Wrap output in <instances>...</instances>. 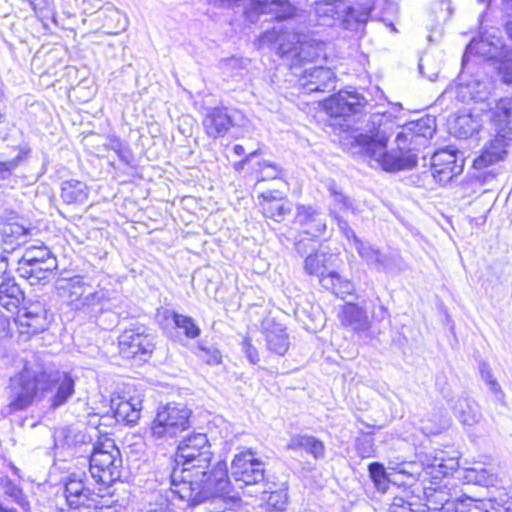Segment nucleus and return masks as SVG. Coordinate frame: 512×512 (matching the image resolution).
Wrapping results in <instances>:
<instances>
[{
	"label": "nucleus",
	"mask_w": 512,
	"mask_h": 512,
	"mask_svg": "<svg viewBox=\"0 0 512 512\" xmlns=\"http://www.w3.org/2000/svg\"><path fill=\"white\" fill-rule=\"evenodd\" d=\"M57 262L49 260L39 263L37 261H18L17 271L20 277L26 279L30 285H37L47 281L51 273L57 269Z\"/></svg>",
	"instance_id": "nucleus-24"
},
{
	"label": "nucleus",
	"mask_w": 512,
	"mask_h": 512,
	"mask_svg": "<svg viewBox=\"0 0 512 512\" xmlns=\"http://www.w3.org/2000/svg\"><path fill=\"white\" fill-rule=\"evenodd\" d=\"M319 282L324 289L340 298H345L347 295L352 294L354 290L353 283L348 279L342 278L337 272L322 275L319 278Z\"/></svg>",
	"instance_id": "nucleus-36"
},
{
	"label": "nucleus",
	"mask_w": 512,
	"mask_h": 512,
	"mask_svg": "<svg viewBox=\"0 0 512 512\" xmlns=\"http://www.w3.org/2000/svg\"><path fill=\"white\" fill-rule=\"evenodd\" d=\"M294 223L312 238L320 237L326 231V221L322 213L311 205H297Z\"/></svg>",
	"instance_id": "nucleus-20"
},
{
	"label": "nucleus",
	"mask_w": 512,
	"mask_h": 512,
	"mask_svg": "<svg viewBox=\"0 0 512 512\" xmlns=\"http://www.w3.org/2000/svg\"><path fill=\"white\" fill-rule=\"evenodd\" d=\"M227 488V465L224 461H218L210 474L205 476L196 477L194 472L178 467L170 474V491L173 497L187 502L190 507L214 495L226 493Z\"/></svg>",
	"instance_id": "nucleus-2"
},
{
	"label": "nucleus",
	"mask_w": 512,
	"mask_h": 512,
	"mask_svg": "<svg viewBox=\"0 0 512 512\" xmlns=\"http://www.w3.org/2000/svg\"><path fill=\"white\" fill-rule=\"evenodd\" d=\"M259 205L265 217L276 222H282L291 207L283 192L279 190H268L259 194Z\"/></svg>",
	"instance_id": "nucleus-19"
},
{
	"label": "nucleus",
	"mask_w": 512,
	"mask_h": 512,
	"mask_svg": "<svg viewBox=\"0 0 512 512\" xmlns=\"http://www.w3.org/2000/svg\"><path fill=\"white\" fill-rule=\"evenodd\" d=\"M40 394L48 397L49 408L63 407L75 394V378L65 371L41 369Z\"/></svg>",
	"instance_id": "nucleus-7"
},
{
	"label": "nucleus",
	"mask_w": 512,
	"mask_h": 512,
	"mask_svg": "<svg viewBox=\"0 0 512 512\" xmlns=\"http://www.w3.org/2000/svg\"><path fill=\"white\" fill-rule=\"evenodd\" d=\"M479 371L482 380L488 384L492 381H494L496 378L493 376L492 369L490 368V365L487 362H480L479 363Z\"/></svg>",
	"instance_id": "nucleus-59"
},
{
	"label": "nucleus",
	"mask_w": 512,
	"mask_h": 512,
	"mask_svg": "<svg viewBox=\"0 0 512 512\" xmlns=\"http://www.w3.org/2000/svg\"><path fill=\"white\" fill-rule=\"evenodd\" d=\"M342 234L353 245L354 248L356 247V240H361L359 237H357L355 231L351 227L343 231Z\"/></svg>",
	"instance_id": "nucleus-62"
},
{
	"label": "nucleus",
	"mask_w": 512,
	"mask_h": 512,
	"mask_svg": "<svg viewBox=\"0 0 512 512\" xmlns=\"http://www.w3.org/2000/svg\"><path fill=\"white\" fill-rule=\"evenodd\" d=\"M41 369L25 366L18 374L10 378L9 404L10 412L21 411L31 406L40 393Z\"/></svg>",
	"instance_id": "nucleus-6"
},
{
	"label": "nucleus",
	"mask_w": 512,
	"mask_h": 512,
	"mask_svg": "<svg viewBox=\"0 0 512 512\" xmlns=\"http://www.w3.org/2000/svg\"><path fill=\"white\" fill-rule=\"evenodd\" d=\"M498 74L503 83L512 85V50L507 51L499 61Z\"/></svg>",
	"instance_id": "nucleus-54"
},
{
	"label": "nucleus",
	"mask_w": 512,
	"mask_h": 512,
	"mask_svg": "<svg viewBox=\"0 0 512 512\" xmlns=\"http://www.w3.org/2000/svg\"><path fill=\"white\" fill-rule=\"evenodd\" d=\"M360 258L379 271L393 272L402 269V259L394 253L385 254L368 242L356 240L355 247Z\"/></svg>",
	"instance_id": "nucleus-16"
},
{
	"label": "nucleus",
	"mask_w": 512,
	"mask_h": 512,
	"mask_svg": "<svg viewBox=\"0 0 512 512\" xmlns=\"http://www.w3.org/2000/svg\"><path fill=\"white\" fill-rule=\"evenodd\" d=\"M196 354L209 365H218L222 361V354L216 347L207 346L203 343L198 344Z\"/></svg>",
	"instance_id": "nucleus-52"
},
{
	"label": "nucleus",
	"mask_w": 512,
	"mask_h": 512,
	"mask_svg": "<svg viewBox=\"0 0 512 512\" xmlns=\"http://www.w3.org/2000/svg\"><path fill=\"white\" fill-rule=\"evenodd\" d=\"M257 154V151L251 152L248 154L243 160L236 162L234 164V169L240 171L244 168V166Z\"/></svg>",
	"instance_id": "nucleus-63"
},
{
	"label": "nucleus",
	"mask_w": 512,
	"mask_h": 512,
	"mask_svg": "<svg viewBox=\"0 0 512 512\" xmlns=\"http://www.w3.org/2000/svg\"><path fill=\"white\" fill-rule=\"evenodd\" d=\"M294 10L288 0H248L244 15L249 22L256 23L262 14H271L277 20H284L292 17Z\"/></svg>",
	"instance_id": "nucleus-17"
},
{
	"label": "nucleus",
	"mask_w": 512,
	"mask_h": 512,
	"mask_svg": "<svg viewBox=\"0 0 512 512\" xmlns=\"http://www.w3.org/2000/svg\"><path fill=\"white\" fill-rule=\"evenodd\" d=\"M347 10L346 0H318L314 4L311 16L318 25L333 26Z\"/></svg>",
	"instance_id": "nucleus-23"
},
{
	"label": "nucleus",
	"mask_w": 512,
	"mask_h": 512,
	"mask_svg": "<svg viewBox=\"0 0 512 512\" xmlns=\"http://www.w3.org/2000/svg\"><path fill=\"white\" fill-rule=\"evenodd\" d=\"M243 115L227 107H210L206 109L202 124L206 134L217 139L226 135L231 127L240 126Z\"/></svg>",
	"instance_id": "nucleus-13"
},
{
	"label": "nucleus",
	"mask_w": 512,
	"mask_h": 512,
	"mask_svg": "<svg viewBox=\"0 0 512 512\" xmlns=\"http://www.w3.org/2000/svg\"><path fill=\"white\" fill-rule=\"evenodd\" d=\"M355 449L362 459L374 457V439L370 434H363L356 438Z\"/></svg>",
	"instance_id": "nucleus-51"
},
{
	"label": "nucleus",
	"mask_w": 512,
	"mask_h": 512,
	"mask_svg": "<svg viewBox=\"0 0 512 512\" xmlns=\"http://www.w3.org/2000/svg\"><path fill=\"white\" fill-rule=\"evenodd\" d=\"M70 291H69V301L74 309V304L76 302L75 298H83L89 289V286L83 281L82 276H75L70 279L69 282Z\"/></svg>",
	"instance_id": "nucleus-53"
},
{
	"label": "nucleus",
	"mask_w": 512,
	"mask_h": 512,
	"mask_svg": "<svg viewBox=\"0 0 512 512\" xmlns=\"http://www.w3.org/2000/svg\"><path fill=\"white\" fill-rule=\"evenodd\" d=\"M98 19L102 21L105 32L110 35L119 34L128 26L126 16L114 6L104 8L99 13Z\"/></svg>",
	"instance_id": "nucleus-32"
},
{
	"label": "nucleus",
	"mask_w": 512,
	"mask_h": 512,
	"mask_svg": "<svg viewBox=\"0 0 512 512\" xmlns=\"http://www.w3.org/2000/svg\"><path fill=\"white\" fill-rule=\"evenodd\" d=\"M430 166L435 181L445 185L462 173L464 160L455 151L441 149L431 156Z\"/></svg>",
	"instance_id": "nucleus-15"
},
{
	"label": "nucleus",
	"mask_w": 512,
	"mask_h": 512,
	"mask_svg": "<svg viewBox=\"0 0 512 512\" xmlns=\"http://www.w3.org/2000/svg\"><path fill=\"white\" fill-rule=\"evenodd\" d=\"M479 129V123L469 114H462L455 118L451 130L458 138L471 137Z\"/></svg>",
	"instance_id": "nucleus-43"
},
{
	"label": "nucleus",
	"mask_w": 512,
	"mask_h": 512,
	"mask_svg": "<svg viewBox=\"0 0 512 512\" xmlns=\"http://www.w3.org/2000/svg\"><path fill=\"white\" fill-rule=\"evenodd\" d=\"M396 126L391 113H372L367 120L366 132L353 137L352 152L386 172L413 169L417 165L415 150L432 138L436 131V120L434 117L424 116L406 123L396 135V148L387 150L388 140L394 134Z\"/></svg>",
	"instance_id": "nucleus-1"
},
{
	"label": "nucleus",
	"mask_w": 512,
	"mask_h": 512,
	"mask_svg": "<svg viewBox=\"0 0 512 512\" xmlns=\"http://www.w3.org/2000/svg\"><path fill=\"white\" fill-rule=\"evenodd\" d=\"M242 350L251 364L255 365L260 361L257 349L251 344L248 338L243 340Z\"/></svg>",
	"instance_id": "nucleus-57"
},
{
	"label": "nucleus",
	"mask_w": 512,
	"mask_h": 512,
	"mask_svg": "<svg viewBox=\"0 0 512 512\" xmlns=\"http://www.w3.org/2000/svg\"><path fill=\"white\" fill-rule=\"evenodd\" d=\"M322 52L320 44H311L309 42H301L295 57L292 59V66H301L305 63L313 62L320 57Z\"/></svg>",
	"instance_id": "nucleus-44"
},
{
	"label": "nucleus",
	"mask_w": 512,
	"mask_h": 512,
	"mask_svg": "<svg viewBox=\"0 0 512 512\" xmlns=\"http://www.w3.org/2000/svg\"><path fill=\"white\" fill-rule=\"evenodd\" d=\"M3 490L4 493L13 499L24 511L30 509V503L27 497L24 495L22 489L12 482L9 478L3 479Z\"/></svg>",
	"instance_id": "nucleus-48"
},
{
	"label": "nucleus",
	"mask_w": 512,
	"mask_h": 512,
	"mask_svg": "<svg viewBox=\"0 0 512 512\" xmlns=\"http://www.w3.org/2000/svg\"><path fill=\"white\" fill-rule=\"evenodd\" d=\"M191 410L181 403L160 407L150 427V437L157 445L172 444L190 427Z\"/></svg>",
	"instance_id": "nucleus-3"
},
{
	"label": "nucleus",
	"mask_w": 512,
	"mask_h": 512,
	"mask_svg": "<svg viewBox=\"0 0 512 512\" xmlns=\"http://www.w3.org/2000/svg\"><path fill=\"white\" fill-rule=\"evenodd\" d=\"M96 494L85 473H71L64 482V497L71 509L89 506Z\"/></svg>",
	"instance_id": "nucleus-14"
},
{
	"label": "nucleus",
	"mask_w": 512,
	"mask_h": 512,
	"mask_svg": "<svg viewBox=\"0 0 512 512\" xmlns=\"http://www.w3.org/2000/svg\"><path fill=\"white\" fill-rule=\"evenodd\" d=\"M389 512H427V507L411 495L395 496L389 505Z\"/></svg>",
	"instance_id": "nucleus-42"
},
{
	"label": "nucleus",
	"mask_w": 512,
	"mask_h": 512,
	"mask_svg": "<svg viewBox=\"0 0 512 512\" xmlns=\"http://www.w3.org/2000/svg\"><path fill=\"white\" fill-rule=\"evenodd\" d=\"M115 152L117 153L118 157L122 162L125 164H129L131 161V153L128 149H126L123 144L119 141L116 142V145L113 147Z\"/></svg>",
	"instance_id": "nucleus-60"
},
{
	"label": "nucleus",
	"mask_w": 512,
	"mask_h": 512,
	"mask_svg": "<svg viewBox=\"0 0 512 512\" xmlns=\"http://www.w3.org/2000/svg\"><path fill=\"white\" fill-rule=\"evenodd\" d=\"M89 195V189L86 183L70 179L61 184V198L67 204L84 203Z\"/></svg>",
	"instance_id": "nucleus-35"
},
{
	"label": "nucleus",
	"mask_w": 512,
	"mask_h": 512,
	"mask_svg": "<svg viewBox=\"0 0 512 512\" xmlns=\"http://www.w3.org/2000/svg\"><path fill=\"white\" fill-rule=\"evenodd\" d=\"M327 256L324 253L309 254L304 261V269L309 275H316L320 278L325 274V262Z\"/></svg>",
	"instance_id": "nucleus-47"
},
{
	"label": "nucleus",
	"mask_w": 512,
	"mask_h": 512,
	"mask_svg": "<svg viewBox=\"0 0 512 512\" xmlns=\"http://www.w3.org/2000/svg\"><path fill=\"white\" fill-rule=\"evenodd\" d=\"M85 442V435L76 431L71 427H64L56 431L55 443L56 445L74 447L78 443Z\"/></svg>",
	"instance_id": "nucleus-46"
},
{
	"label": "nucleus",
	"mask_w": 512,
	"mask_h": 512,
	"mask_svg": "<svg viewBox=\"0 0 512 512\" xmlns=\"http://www.w3.org/2000/svg\"><path fill=\"white\" fill-rule=\"evenodd\" d=\"M213 453L207 435L193 433L185 437L177 446L175 462L182 469L194 472L196 477L210 474Z\"/></svg>",
	"instance_id": "nucleus-4"
},
{
	"label": "nucleus",
	"mask_w": 512,
	"mask_h": 512,
	"mask_svg": "<svg viewBox=\"0 0 512 512\" xmlns=\"http://www.w3.org/2000/svg\"><path fill=\"white\" fill-rule=\"evenodd\" d=\"M341 322L355 331H364L369 328V320L365 311L355 304L344 306L341 314Z\"/></svg>",
	"instance_id": "nucleus-37"
},
{
	"label": "nucleus",
	"mask_w": 512,
	"mask_h": 512,
	"mask_svg": "<svg viewBox=\"0 0 512 512\" xmlns=\"http://www.w3.org/2000/svg\"><path fill=\"white\" fill-rule=\"evenodd\" d=\"M24 299V293L12 278L4 279L0 284V305L13 311Z\"/></svg>",
	"instance_id": "nucleus-34"
},
{
	"label": "nucleus",
	"mask_w": 512,
	"mask_h": 512,
	"mask_svg": "<svg viewBox=\"0 0 512 512\" xmlns=\"http://www.w3.org/2000/svg\"><path fill=\"white\" fill-rule=\"evenodd\" d=\"M264 494H268L267 497L263 498V508L268 512H284L287 509L289 503L288 496V484L283 482L279 487L276 484L268 487V490L264 491Z\"/></svg>",
	"instance_id": "nucleus-31"
},
{
	"label": "nucleus",
	"mask_w": 512,
	"mask_h": 512,
	"mask_svg": "<svg viewBox=\"0 0 512 512\" xmlns=\"http://www.w3.org/2000/svg\"><path fill=\"white\" fill-rule=\"evenodd\" d=\"M504 138L497 137L487 145L482 153L474 160L473 166L477 170H483L504 159L506 155Z\"/></svg>",
	"instance_id": "nucleus-27"
},
{
	"label": "nucleus",
	"mask_w": 512,
	"mask_h": 512,
	"mask_svg": "<svg viewBox=\"0 0 512 512\" xmlns=\"http://www.w3.org/2000/svg\"><path fill=\"white\" fill-rule=\"evenodd\" d=\"M163 317L166 320H171L174 326L182 330L185 336L189 339H195L201 333L200 328L190 316L182 315L175 311L166 309L163 312Z\"/></svg>",
	"instance_id": "nucleus-40"
},
{
	"label": "nucleus",
	"mask_w": 512,
	"mask_h": 512,
	"mask_svg": "<svg viewBox=\"0 0 512 512\" xmlns=\"http://www.w3.org/2000/svg\"><path fill=\"white\" fill-rule=\"evenodd\" d=\"M23 157L19 154L12 159H3V156L0 154V179L4 180L9 178L16 168L22 162Z\"/></svg>",
	"instance_id": "nucleus-55"
},
{
	"label": "nucleus",
	"mask_w": 512,
	"mask_h": 512,
	"mask_svg": "<svg viewBox=\"0 0 512 512\" xmlns=\"http://www.w3.org/2000/svg\"><path fill=\"white\" fill-rule=\"evenodd\" d=\"M495 88V82L488 76L475 77L467 82L451 83L439 96L442 105L446 100L458 102H484Z\"/></svg>",
	"instance_id": "nucleus-9"
},
{
	"label": "nucleus",
	"mask_w": 512,
	"mask_h": 512,
	"mask_svg": "<svg viewBox=\"0 0 512 512\" xmlns=\"http://www.w3.org/2000/svg\"><path fill=\"white\" fill-rule=\"evenodd\" d=\"M228 484L230 480L242 485H256L265 480V464L255 457L250 449L234 455L230 472L227 471Z\"/></svg>",
	"instance_id": "nucleus-10"
},
{
	"label": "nucleus",
	"mask_w": 512,
	"mask_h": 512,
	"mask_svg": "<svg viewBox=\"0 0 512 512\" xmlns=\"http://www.w3.org/2000/svg\"><path fill=\"white\" fill-rule=\"evenodd\" d=\"M287 449L293 451L303 449L315 459H322L325 456V446L323 442L310 435L293 436L287 444Z\"/></svg>",
	"instance_id": "nucleus-33"
},
{
	"label": "nucleus",
	"mask_w": 512,
	"mask_h": 512,
	"mask_svg": "<svg viewBox=\"0 0 512 512\" xmlns=\"http://www.w3.org/2000/svg\"><path fill=\"white\" fill-rule=\"evenodd\" d=\"M451 408L455 417L463 425L473 426L482 418L478 404L468 397H459L457 400H455L454 404L451 405Z\"/></svg>",
	"instance_id": "nucleus-28"
},
{
	"label": "nucleus",
	"mask_w": 512,
	"mask_h": 512,
	"mask_svg": "<svg viewBox=\"0 0 512 512\" xmlns=\"http://www.w3.org/2000/svg\"><path fill=\"white\" fill-rule=\"evenodd\" d=\"M31 8L37 13L38 11L42 10L45 6L46 0H25Z\"/></svg>",
	"instance_id": "nucleus-64"
},
{
	"label": "nucleus",
	"mask_w": 512,
	"mask_h": 512,
	"mask_svg": "<svg viewBox=\"0 0 512 512\" xmlns=\"http://www.w3.org/2000/svg\"><path fill=\"white\" fill-rule=\"evenodd\" d=\"M21 260L37 261L39 263H44V261L48 262L49 260L57 262V259L54 256V254L43 243H41L40 245H30L26 247L21 257Z\"/></svg>",
	"instance_id": "nucleus-45"
},
{
	"label": "nucleus",
	"mask_w": 512,
	"mask_h": 512,
	"mask_svg": "<svg viewBox=\"0 0 512 512\" xmlns=\"http://www.w3.org/2000/svg\"><path fill=\"white\" fill-rule=\"evenodd\" d=\"M369 476L379 491H386L388 478L383 464L379 462L370 463L368 466Z\"/></svg>",
	"instance_id": "nucleus-50"
},
{
	"label": "nucleus",
	"mask_w": 512,
	"mask_h": 512,
	"mask_svg": "<svg viewBox=\"0 0 512 512\" xmlns=\"http://www.w3.org/2000/svg\"><path fill=\"white\" fill-rule=\"evenodd\" d=\"M463 478L467 483L489 487L495 485L497 476L490 469L477 463L472 467L466 468Z\"/></svg>",
	"instance_id": "nucleus-39"
},
{
	"label": "nucleus",
	"mask_w": 512,
	"mask_h": 512,
	"mask_svg": "<svg viewBox=\"0 0 512 512\" xmlns=\"http://www.w3.org/2000/svg\"><path fill=\"white\" fill-rule=\"evenodd\" d=\"M456 508L454 512H489L487 503L468 496L458 497Z\"/></svg>",
	"instance_id": "nucleus-49"
},
{
	"label": "nucleus",
	"mask_w": 512,
	"mask_h": 512,
	"mask_svg": "<svg viewBox=\"0 0 512 512\" xmlns=\"http://www.w3.org/2000/svg\"><path fill=\"white\" fill-rule=\"evenodd\" d=\"M324 109L331 118H346L362 112H371L372 105L356 91L342 90L324 102Z\"/></svg>",
	"instance_id": "nucleus-11"
},
{
	"label": "nucleus",
	"mask_w": 512,
	"mask_h": 512,
	"mask_svg": "<svg viewBox=\"0 0 512 512\" xmlns=\"http://www.w3.org/2000/svg\"><path fill=\"white\" fill-rule=\"evenodd\" d=\"M259 167L261 168L262 176L258 179V181H264L267 179H276L281 175V168L268 160H263L259 163Z\"/></svg>",
	"instance_id": "nucleus-56"
},
{
	"label": "nucleus",
	"mask_w": 512,
	"mask_h": 512,
	"mask_svg": "<svg viewBox=\"0 0 512 512\" xmlns=\"http://www.w3.org/2000/svg\"><path fill=\"white\" fill-rule=\"evenodd\" d=\"M489 387V390L493 393L495 400L502 406H506L505 392L501 388L498 381L495 379L494 381L486 384Z\"/></svg>",
	"instance_id": "nucleus-58"
},
{
	"label": "nucleus",
	"mask_w": 512,
	"mask_h": 512,
	"mask_svg": "<svg viewBox=\"0 0 512 512\" xmlns=\"http://www.w3.org/2000/svg\"><path fill=\"white\" fill-rule=\"evenodd\" d=\"M112 408L118 422L133 425L140 419L142 400L139 396L119 397L112 400Z\"/></svg>",
	"instance_id": "nucleus-26"
},
{
	"label": "nucleus",
	"mask_w": 512,
	"mask_h": 512,
	"mask_svg": "<svg viewBox=\"0 0 512 512\" xmlns=\"http://www.w3.org/2000/svg\"><path fill=\"white\" fill-rule=\"evenodd\" d=\"M28 230L18 223L4 224L1 229L3 251L10 253L27 241Z\"/></svg>",
	"instance_id": "nucleus-30"
},
{
	"label": "nucleus",
	"mask_w": 512,
	"mask_h": 512,
	"mask_svg": "<svg viewBox=\"0 0 512 512\" xmlns=\"http://www.w3.org/2000/svg\"><path fill=\"white\" fill-rule=\"evenodd\" d=\"M267 349L283 356L289 349V339L285 328L273 320L266 319L262 323Z\"/></svg>",
	"instance_id": "nucleus-25"
},
{
	"label": "nucleus",
	"mask_w": 512,
	"mask_h": 512,
	"mask_svg": "<svg viewBox=\"0 0 512 512\" xmlns=\"http://www.w3.org/2000/svg\"><path fill=\"white\" fill-rule=\"evenodd\" d=\"M428 468H446L447 465L444 464V458L443 456H434L432 459H427V462L425 464Z\"/></svg>",
	"instance_id": "nucleus-61"
},
{
	"label": "nucleus",
	"mask_w": 512,
	"mask_h": 512,
	"mask_svg": "<svg viewBox=\"0 0 512 512\" xmlns=\"http://www.w3.org/2000/svg\"><path fill=\"white\" fill-rule=\"evenodd\" d=\"M335 79L331 69L314 66L304 70L300 82L308 92H326L335 88Z\"/></svg>",
	"instance_id": "nucleus-21"
},
{
	"label": "nucleus",
	"mask_w": 512,
	"mask_h": 512,
	"mask_svg": "<svg viewBox=\"0 0 512 512\" xmlns=\"http://www.w3.org/2000/svg\"><path fill=\"white\" fill-rule=\"evenodd\" d=\"M74 310L83 313L89 318L97 319L110 309V299L107 291L99 289L87 292L83 298H75Z\"/></svg>",
	"instance_id": "nucleus-22"
},
{
	"label": "nucleus",
	"mask_w": 512,
	"mask_h": 512,
	"mask_svg": "<svg viewBox=\"0 0 512 512\" xmlns=\"http://www.w3.org/2000/svg\"><path fill=\"white\" fill-rule=\"evenodd\" d=\"M371 13L369 5L360 8L352 7L348 3V10L340 18L341 25L347 30H358V27L367 22Z\"/></svg>",
	"instance_id": "nucleus-41"
},
{
	"label": "nucleus",
	"mask_w": 512,
	"mask_h": 512,
	"mask_svg": "<svg viewBox=\"0 0 512 512\" xmlns=\"http://www.w3.org/2000/svg\"><path fill=\"white\" fill-rule=\"evenodd\" d=\"M118 347L123 358L146 361L155 349V336L146 326L134 324L119 335Z\"/></svg>",
	"instance_id": "nucleus-8"
},
{
	"label": "nucleus",
	"mask_w": 512,
	"mask_h": 512,
	"mask_svg": "<svg viewBox=\"0 0 512 512\" xmlns=\"http://www.w3.org/2000/svg\"><path fill=\"white\" fill-rule=\"evenodd\" d=\"M512 115V98L499 99L493 108H490V119L494 124L498 135L506 136V129L509 128Z\"/></svg>",
	"instance_id": "nucleus-29"
},
{
	"label": "nucleus",
	"mask_w": 512,
	"mask_h": 512,
	"mask_svg": "<svg viewBox=\"0 0 512 512\" xmlns=\"http://www.w3.org/2000/svg\"><path fill=\"white\" fill-rule=\"evenodd\" d=\"M299 44L301 42L295 33L275 27L262 33L256 42L258 49L273 51L276 55L291 61L298 51Z\"/></svg>",
	"instance_id": "nucleus-12"
},
{
	"label": "nucleus",
	"mask_w": 512,
	"mask_h": 512,
	"mask_svg": "<svg viewBox=\"0 0 512 512\" xmlns=\"http://www.w3.org/2000/svg\"><path fill=\"white\" fill-rule=\"evenodd\" d=\"M21 335L28 337L41 333L48 328L47 311L43 304L35 302L18 312L16 318Z\"/></svg>",
	"instance_id": "nucleus-18"
},
{
	"label": "nucleus",
	"mask_w": 512,
	"mask_h": 512,
	"mask_svg": "<svg viewBox=\"0 0 512 512\" xmlns=\"http://www.w3.org/2000/svg\"><path fill=\"white\" fill-rule=\"evenodd\" d=\"M122 458L111 439L95 445L89 458L91 477L104 485H111L121 477Z\"/></svg>",
	"instance_id": "nucleus-5"
},
{
	"label": "nucleus",
	"mask_w": 512,
	"mask_h": 512,
	"mask_svg": "<svg viewBox=\"0 0 512 512\" xmlns=\"http://www.w3.org/2000/svg\"><path fill=\"white\" fill-rule=\"evenodd\" d=\"M328 191L331 198V204L329 208L330 216H337L341 212L351 211L353 214L356 213L355 201L346 195L341 190L337 189L335 184H331L328 187Z\"/></svg>",
	"instance_id": "nucleus-38"
}]
</instances>
